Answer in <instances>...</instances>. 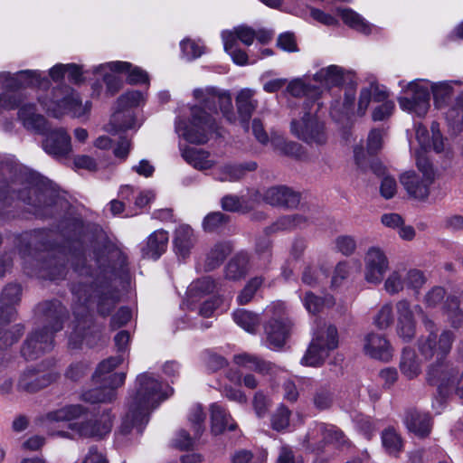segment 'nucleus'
<instances>
[{
  "label": "nucleus",
  "instance_id": "nucleus-1",
  "mask_svg": "<svg viewBox=\"0 0 463 463\" xmlns=\"http://www.w3.org/2000/svg\"><path fill=\"white\" fill-rule=\"evenodd\" d=\"M397 314L396 332L404 342H410L416 334L417 313L421 317L429 335L419 340V350L426 358L437 356L438 361L430 365L427 371V382L437 387L440 399H445L452 393L463 399V371L459 374L458 369L450 362L443 361V358L450 352L455 340V334L450 330H444L439 336L436 334L437 326L428 317L420 305L412 306L411 303L402 298L395 305Z\"/></svg>",
  "mask_w": 463,
  "mask_h": 463
},
{
  "label": "nucleus",
  "instance_id": "nucleus-2",
  "mask_svg": "<svg viewBox=\"0 0 463 463\" xmlns=\"http://www.w3.org/2000/svg\"><path fill=\"white\" fill-rule=\"evenodd\" d=\"M194 96L199 105L192 107L191 118L188 121H177L175 128L186 141L204 144L217 129L213 114H217L218 109L228 121L235 120L232 97L230 93L213 87L197 89Z\"/></svg>",
  "mask_w": 463,
  "mask_h": 463
},
{
  "label": "nucleus",
  "instance_id": "nucleus-3",
  "mask_svg": "<svg viewBox=\"0 0 463 463\" xmlns=\"http://www.w3.org/2000/svg\"><path fill=\"white\" fill-rule=\"evenodd\" d=\"M95 257L99 269L95 275V288L87 282H79L72 286L71 291L81 306L88 303L94 291L98 292V311L105 317L110 314L119 300L118 292L109 285V281L128 274V257L115 247H106L95 253Z\"/></svg>",
  "mask_w": 463,
  "mask_h": 463
},
{
  "label": "nucleus",
  "instance_id": "nucleus-4",
  "mask_svg": "<svg viewBox=\"0 0 463 463\" xmlns=\"http://www.w3.org/2000/svg\"><path fill=\"white\" fill-rule=\"evenodd\" d=\"M173 388L164 386L153 374L143 373L137 377L134 392L128 402V411L118 433L128 435L133 429L141 433L148 422L149 413L173 394Z\"/></svg>",
  "mask_w": 463,
  "mask_h": 463
},
{
  "label": "nucleus",
  "instance_id": "nucleus-5",
  "mask_svg": "<svg viewBox=\"0 0 463 463\" xmlns=\"http://www.w3.org/2000/svg\"><path fill=\"white\" fill-rule=\"evenodd\" d=\"M36 316L42 328L30 332L21 347V354L28 361L38 359L52 350L54 334L62 328L65 307L58 300L44 301L36 307Z\"/></svg>",
  "mask_w": 463,
  "mask_h": 463
},
{
  "label": "nucleus",
  "instance_id": "nucleus-6",
  "mask_svg": "<svg viewBox=\"0 0 463 463\" xmlns=\"http://www.w3.org/2000/svg\"><path fill=\"white\" fill-rule=\"evenodd\" d=\"M461 80H445L431 83L427 80H416L407 84L406 91L411 97H400L402 109L424 117L430 109V89H431L435 106L442 108L454 94L455 87H462Z\"/></svg>",
  "mask_w": 463,
  "mask_h": 463
},
{
  "label": "nucleus",
  "instance_id": "nucleus-7",
  "mask_svg": "<svg viewBox=\"0 0 463 463\" xmlns=\"http://www.w3.org/2000/svg\"><path fill=\"white\" fill-rule=\"evenodd\" d=\"M39 102L55 118L66 113L80 118L90 109V103L82 104L78 93L68 85H61L52 89L45 96H39Z\"/></svg>",
  "mask_w": 463,
  "mask_h": 463
},
{
  "label": "nucleus",
  "instance_id": "nucleus-8",
  "mask_svg": "<svg viewBox=\"0 0 463 463\" xmlns=\"http://www.w3.org/2000/svg\"><path fill=\"white\" fill-rule=\"evenodd\" d=\"M338 346L337 329L333 325L318 324L314 330L312 340L301 359L306 366H319Z\"/></svg>",
  "mask_w": 463,
  "mask_h": 463
},
{
  "label": "nucleus",
  "instance_id": "nucleus-9",
  "mask_svg": "<svg viewBox=\"0 0 463 463\" xmlns=\"http://www.w3.org/2000/svg\"><path fill=\"white\" fill-rule=\"evenodd\" d=\"M319 107V103L314 101L305 102L301 119L291 122V133L306 143L322 145L326 142L324 124L317 115Z\"/></svg>",
  "mask_w": 463,
  "mask_h": 463
},
{
  "label": "nucleus",
  "instance_id": "nucleus-10",
  "mask_svg": "<svg viewBox=\"0 0 463 463\" xmlns=\"http://www.w3.org/2000/svg\"><path fill=\"white\" fill-rule=\"evenodd\" d=\"M416 165L420 174L407 171L401 175L400 182L407 194L415 199L425 200L429 197L430 186L436 179V173L430 162L418 155Z\"/></svg>",
  "mask_w": 463,
  "mask_h": 463
},
{
  "label": "nucleus",
  "instance_id": "nucleus-11",
  "mask_svg": "<svg viewBox=\"0 0 463 463\" xmlns=\"http://www.w3.org/2000/svg\"><path fill=\"white\" fill-rule=\"evenodd\" d=\"M265 313L270 317L269 321L264 326L269 345L271 348L283 346L293 326L286 315L284 303L279 301L272 303L266 308Z\"/></svg>",
  "mask_w": 463,
  "mask_h": 463
},
{
  "label": "nucleus",
  "instance_id": "nucleus-12",
  "mask_svg": "<svg viewBox=\"0 0 463 463\" xmlns=\"http://www.w3.org/2000/svg\"><path fill=\"white\" fill-rule=\"evenodd\" d=\"M364 279L371 285H380L390 269L385 251L379 247H370L364 257Z\"/></svg>",
  "mask_w": 463,
  "mask_h": 463
},
{
  "label": "nucleus",
  "instance_id": "nucleus-13",
  "mask_svg": "<svg viewBox=\"0 0 463 463\" xmlns=\"http://www.w3.org/2000/svg\"><path fill=\"white\" fill-rule=\"evenodd\" d=\"M16 181L8 182L5 177L0 176V214L17 200H22L25 204L34 207L33 213L43 216L39 206L33 203V191L31 189H21ZM35 193L33 192V194Z\"/></svg>",
  "mask_w": 463,
  "mask_h": 463
},
{
  "label": "nucleus",
  "instance_id": "nucleus-14",
  "mask_svg": "<svg viewBox=\"0 0 463 463\" xmlns=\"http://www.w3.org/2000/svg\"><path fill=\"white\" fill-rule=\"evenodd\" d=\"M2 88L6 90H14L27 86L44 88L49 85V80L39 71L25 70L14 75L9 72H0Z\"/></svg>",
  "mask_w": 463,
  "mask_h": 463
},
{
  "label": "nucleus",
  "instance_id": "nucleus-15",
  "mask_svg": "<svg viewBox=\"0 0 463 463\" xmlns=\"http://www.w3.org/2000/svg\"><path fill=\"white\" fill-rule=\"evenodd\" d=\"M59 376V373L53 370L44 372L27 368L19 376L17 389L26 392H35L56 382Z\"/></svg>",
  "mask_w": 463,
  "mask_h": 463
},
{
  "label": "nucleus",
  "instance_id": "nucleus-16",
  "mask_svg": "<svg viewBox=\"0 0 463 463\" xmlns=\"http://www.w3.org/2000/svg\"><path fill=\"white\" fill-rule=\"evenodd\" d=\"M262 198L271 206L293 209L299 204L301 194L288 186L276 185L267 188Z\"/></svg>",
  "mask_w": 463,
  "mask_h": 463
},
{
  "label": "nucleus",
  "instance_id": "nucleus-17",
  "mask_svg": "<svg viewBox=\"0 0 463 463\" xmlns=\"http://www.w3.org/2000/svg\"><path fill=\"white\" fill-rule=\"evenodd\" d=\"M131 67L130 62L117 61L99 64L92 69V72L102 77L108 91L113 95L121 89L123 84L122 80L117 73L129 70Z\"/></svg>",
  "mask_w": 463,
  "mask_h": 463
},
{
  "label": "nucleus",
  "instance_id": "nucleus-18",
  "mask_svg": "<svg viewBox=\"0 0 463 463\" xmlns=\"http://www.w3.org/2000/svg\"><path fill=\"white\" fill-rule=\"evenodd\" d=\"M126 379L125 373H116L109 376V383H96L100 386L85 392L82 399L90 403L111 402L116 398V389L121 386Z\"/></svg>",
  "mask_w": 463,
  "mask_h": 463
},
{
  "label": "nucleus",
  "instance_id": "nucleus-19",
  "mask_svg": "<svg viewBox=\"0 0 463 463\" xmlns=\"http://www.w3.org/2000/svg\"><path fill=\"white\" fill-rule=\"evenodd\" d=\"M46 137L43 147L44 151L56 157H64L71 152V137L63 128L45 131Z\"/></svg>",
  "mask_w": 463,
  "mask_h": 463
},
{
  "label": "nucleus",
  "instance_id": "nucleus-20",
  "mask_svg": "<svg viewBox=\"0 0 463 463\" xmlns=\"http://www.w3.org/2000/svg\"><path fill=\"white\" fill-rule=\"evenodd\" d=\"M431 133L421 124L415 126L416 138L420 147L427 151L432 149L436 153H442L446 150V145L440 134L439 124L433 122L430 128Z\"/></svg>",
  "mask_w": 463,
  "mask_h": 463
},
{
  "label": "nucleus",
  "instance_id": "nucleus-21",
  "mask_svg": "<svg viewBox=\"0 0 463 463\" xmlns=\"http://www.w3.org/2000/svg\"><path fill=\"white\" fill-rule=\"evenodd\" d=\"M70 427L81 437L101 438L111 430L112 417L109 412H105L99 420L72 423Z\"/></svg>",
  "mask_w": 463,
  "mask_h": 463
},
{
  "label": "nucleus",
  "instance_id": "nucleus-22",
  "mask_svg": "<svg viewBox=\"0 0 463 463\" xmlns=\"http://www.w3.org/2000/svg\"><path fill=\"white\" fill-rule=\"evenodd\" d=\"M364 351L370 357L384 362L392 357L390 342L384 335L376 333H370L364 337Z\"/></svg>",
  "mask_w": 463,
  "mask_h": 463
},
{
  "label": "nucleus",
  "instance_id": "nucleus-23",
  "mask_svg": "<svg viewBox=\"0 0 463 463\" xmlns=\"http://www.w3.org/2000/svg\"><path fill=\"white\" fill-rule=\"evenodd\" d=\"M196 241L194 230L187 224L179 225L174 232V249L179 257H188Z\"/></svg>",
  "mask_w": 463,
  "mask_h": 463
},
{
  "label": "nucleus",
  "instance_id": "nucleus-24",
  "mask_svg": "<svg viewBox=\"0 0 463 463\" xmlns=\"http://www.w3.org/2000/svg\"><path fill=\"white\" fill-rule=\"evenodd\" d=\"M168 232L163 229L153 232L141 248L144 258L157 260L166 250Z\"/></svg>",
  "mask_w": 463,
  "mask_h": 463
},
{
  "label": "nucleus",
  "instance_id": "nucleus-25",
  "mask_svg": "<svg viewBox=\"0 0 463 463\" xmlns=\"http://www.w3.org/2000/svg\"><path fill=\"white\" fill-rule=\"evenodd\" d=\"M18 118L28 130L40 134H44L47 130L45 118L36 112V108L33 104L21 105L18 110Z\"/></svg>",
  "mask_w": 463,
  "mask_h": 463
},
{
  "label": "nucleus",
  "instance_id": "nucleus-26",
  "mask_svg": "<svg viewBox=\"0 0 463 463\" xmlns=\"http://www.w3.org/2000/svg\"><path fill=\"white\" fill-rule=\"evenodd\" d=\"M404 423L409 431L420 438L427 437L432 428L430 416L414 410L406 412Z\"/></svg>",
  "mask_w": 463,
  "mask_h": 463
},
{
  "label": "nucleus",
  "instance_id": "nucleus-27",
  "mask_svg": "<svg viewBox=\"0 0 463 463\" xmlns=\"http://www.w3.org/2000/svg\"><path fill=\"white\" fill-rule=\"evenodd\" d=\"M312 434L321 437L326 444H332L336 448H342L347 444L348 440L344 432L335 425L326 423H317Z\"/></svg>",
  "mask_w": 463,
  "mask_h": 463
},
{
  "label": "nucleus",
  "instance_id": "nucleus-28",
  "mask_svg": "<svg viewBox=\"0 0 463 463\" xmlns=\"http://www.w3.org/2000/svg\"><path fill=\"white\" fill-rule=\"evenodd\" d=\"M254 90L244 89L241 90L236 97L237 110L241 124L246 128H248L249 120L258 106V101L254 99Z\"/></svg>",
  "mask_w": 463,
  "mask_h": 463
},
{
  "label": "nucleus",
  "instance_id": "nucleus-29",
  "mask_svg": "<svg viewBox=\"0 0 463 463\" xmlns=\"http://www.w3.org/2000/svg\"><path fill=\"white\" fill-rule=\"evenodd\" d=\"M211 411V429L215 435L222 433L225 430H233L236 428L235 422L226 410L218 403H213Z\"/></svg>",
  "mask_w": 463,
  "mask_h": 463
},
{
  "label": "nucleus",
  "instance_id": "nucleus-30",
  "mask_svg": "<svg viewBox=\"0 0 463 463\" xmlns=\"http://www.w3.org/2000/svg\"><path fill=\"white\" fill-rule=\"evenodd\" d=\"M85 413L86 410L81 405H67L47 413L43 419V423L45 425H51L55 422L71 421L81 417Z\"/></svg>",
  "mask_w": 463,
  "mask_h": 463
},
{
  "label": "nucleus",
  "instance_id": "nucleus-31",
  "mask_svg": "<svg viewBox=\"0 0 463 463\" xmlns=\"http://www.w3.org/2000/svg\"><path fill=\"white\" fill-rule=\"evenodd\" d=\"M309 224V219L303 214L283 215L266 229L267 233L292 231L304 228Z\"/></svg>",
  "mask_w": 463,
  "mask_h": 463
},
{
  "label": "nucleus",
  "instance_id": "nucleus-32",
  "mask_svg": "<svg viewBox=\"0 0 463 463\" xmlns=\"http://www.w3.org/2000/svg\"><path fill=\"white\" fill-rule=\"evenodd\" d=\"M255 36L256 32L250 27L244 25L237 26L232 31H223L222 33L224 49H229L232 47V45H236L238 40L245 45H250Z\"/></svg>",
  "mask_w": 463,
  "mask_h": 463
},
{
  "label": "nucleus",
  "instance_id": "nucleus-33",
  "mask_svg": "<svg viewBox=\"0 0 463 463\" xmlns=\"http://www.w3.org/2000/svg\"><path fill=\"white\" fill-rule=\"evenodd\" d=\"M233 361L236 364L249 370H253L261 374L272 373L275 371V365L271 363L262 360L260 357L247 353L234 355Z\"/></svg>",
  "mask_w": 463,
  "mask_h": 463
},
{
  "label": "nucleus",
  "instance_id": "nucleus-34",
  "mask_svg": "<svg viewBox=\"0 0 463 463\" xmlns=\"http://www.w3.org/2000/svg\"><path fill=\"white\" fill-rule=\"evenodd\" d=\"M257 169V163L249 161L241 164L225 165L219 170L218 179L222 182H234L242 178L246 173Z\"/></svg>",
  "mask_w": 463,
  "mask_h": 463
},
{
  "label": "nucleus",
  "instance_id": "nucleus-35",
  "mask_svg": "<svg viewBox=\"0 0 463 463\" xmlns=\"http://www.w3.org/2000/svg\"><path fill=\"white\" fill-rule=\"evenodd\" d=\"M183 158L197 170H207L214 165L209 152L194 147H187L182 151Z\"/></svg>",
  "mask_w": 463,
  "mask_h": 463
},
{
  "label": "nucleus",
  "instance_id": "nucleus-36",
  "mask_svg": "<svg viewBox=\"0 0 463 463\" xmlns=\"http://www.w3.org/2000/svg\"><path fill=\"white\" fill-rule=\"evenodd\" d=\"M399 367L401 373L410 380L416 378L421 372L420 363L411 348L403 349Z\"/></svg>",
  "mask_w": 463,
  "mask_h": 463
},
{
  "label": "nucleus",
  "instance_id": "nucleus-37",
  "mask_svg": "<svg viewBox=\"0 0 463 463\" xmlns=\"http://www.w3.org/2000/svg\"><path fill=\"white\" fill-rule=\"evenodd\" d=\"M249 256L246 252L236 254L226 266V278L237 280L243 278L249 271Z\"/></svg>",
  "mask_w": 463,
  "mask_h": 463
},
{
  "label": "nucleus",
  "instance_id": "nucleus-38",
  "mask_svg": "<svg viewBox=\"0 0 463 463\" xmlns=\"http://www.w3.org/2000/svg\"><path fill=\"white\" fill-rule=\"evenodd\" d=\"M354 154L355 164L362 171L365 172L368 168H370L378 176L384 177L385 175H388L386 174V168L380 161L377 159H373L370 161L367 158V156L363 147L356 146L354 149Z\"/></svg>",
  "mask_w": 463,
  "mask_h": 463
},
{
  "label": "nucleus",
  "instance_id": "nucleus-39",
  "mask_svg": "<svg viewBox=\"0 0 463 463\" xmlns=\"http://www.w3.org/2000/svg\"><path fill=\"white\" fill-rule=\"evenodd\" d=\"M383 446L388 454L397 457L403 449L401 435L394 428L389 427L382 432Z\"/></svg>",
  "mask_w": 463,
  "mask_h": 463
},
{
  "label": "nucleus",
  "instance_id": "nucleus-40",
  "mask_svg": "<svg viewBox=\"0 0 463 463\" xmlns=\"http://www.w3.org/2000/svg\"><path fill=\"white\" fill-rule=\"evenodd\" d=\"M314 80L326 87L336 86L343 81V71L336 65H330L318 71Z\"/></svg>",
  "mask_w": 463,
  "mask_h": 463
},
{
  "label": "nucleus",
  "instance_id": "nucleus-41",
  "mask_svg": "<svg viewBox=\"0 0 463 463\" xmlns=\"http://www.w3.org/2000/svg\"><path fill=\"white\" fill-rule=\"evenodd\" d=\"M123 362L120 355L112 356L100 362L93 374V381L95 383H109V376L112 375V371ZM115 373L114 374H116Z\"/></svg>",
  "mask_w": 463,
  "mask_h": 463
},
{
  "label": "nucleus",
  "instance_id": "nucleus-42",
  "mask_svg": "<svg viewBox=\"0 0 463 463\" xmlns=\"http://www.w3.org/2000/svg\"><path fill=\"white\" fill-rule=\"evenodd\" d=\"M443 310L448 317L451 326L459 328L463 325V311L459 307V301L454 296H448L443 305Z\"/></svg>",
  "mask_w": 463,
  "mask_h": 463
},
{
  "label": "nucleus",
  "instance_id": "nucleus-43",
  "mask_svg": "<svg viewBox=\"0 0 463 463\" xmlns=\"http://www.w3.org/2000/svg\"><path fill=\"white\" fill-rule=\"evenodd\" d=\"M302 301L306 309L312 314L319 313L323 307H329L335 304V299L332 296L326 295L324 298H320L310 291L305 293Z\"/></svg>",
  "mask_w": 463,
  "mask_h": 463
},
{
  "label": "nucleus",
  "instance_id": "nucleus-44",
  "mask_svg": "<svg viewBox=\"0 0 463 463\" xmlns=\"http://www.w3.org/2000/svg\"><path fill=\"white\" fill-rule=\"evenodd\" d=\"M406 287L405 269H395L385 279L383 283L384 290L391 296L397 295L403 291Z\"/></svg>",
  "mask_w": 463,
  "mask_h": 463
},
{
  "label": "nucleus",
  "instance_id": "nucleus-45",
  "mask_svg": "<svg viewBox=\"0 0 463 463\" xmlns=\"http://www.w3.org/2000/svg\"><path fill=\"white\" fill-rule=\"evenodd\" d=\"M338 12L344 23L351 28L364 33H369L371 32V25L352 9H340Z\"/></svg>",
  "mask_w": 463,
  "mask_h": 463
},
{
  "label": "nucleus",
  "instance_id": "nucleus-46",
  "mask_svg": "<svg viewBox=\"0 0 463 463\" xmlns=\"http://www.w3.org/2000/svg\"><path fill=\"white\" fill-rule=\"evenodd\" d=\"M24 334V326L20 324L8 327L0 326V350L6 349L18 342Z\"/></svg>",
  "mask_w": 463,
  "mask_h": 463
},
{
  "label": "nucleus",
  "instance_id": "nucleus-47",
  "mask_svg": "<svg viewBox=\"0 0 463 463\" xmlns=\"http://www.w3.org/2000/svg\"><path fill=\"white\" fill-rule=\"evenodd\" d=\"M235 323L250 333L255 332L260 324V318L257 314L245 309H239L233 313Z\"/></svg>",
  "mask_w": 463,
  "mask_h": 463
},
{
  "label": "nucleus",
  "instance_id": "nucleus-48",
  "mask_svg": "<svg viewBox=\"0 0 463 463\" xmlns=\"http://www.w3.org/2000/svg\"><path fill=\"white\" fill-rule=\"evenodd\" d=\"M231 250V246L228 243H218L214 245L206 259L207 269H213L220 266L230 254Z\"/></svg>",
  "mask_w": 463,
  "mask_h": 463
},
{
  "label": "nucleus",
  "instance_id": "nucleus-49",
  "mask_svg": "<svg viewBox=\"0 0 463 463\" xmlns=\"http://www.w3.org/2000/svg\"><path fill=\"white\" fill-rule=\"evenodd\" d=\"M334 393L327 386H320L313 393L312 402L316 409L325 411L334 402Z\"/></svg>",
  "mask_w": 463,
  "mask_h": 463
},
{
  "label": "nucleus",
  "instance_id": "nucleus-50",
  "mask_svg": "<svg viewBox=\"0 0 463 463\" xmlns=\"http://www.w3.org/2000/svg\"><path fill=\"white\" fill-rule=\"evenodd\" d=\"M275 146L285 155L303 160L307 157L303 146L294 141H286L283 138H278L273 141Z\"/></svg>",
  "mask_w": 463,
  "mask_h": 463
},
{
  "label": "nucleus",
  "instance_id": "nucleus-51",
  "mask_svg": "<svg viewBox=\"0 0 463 463\" xmlns=\"http://www.w3.org/2000/svg\"><path fill=\"white\" fill-rule=\"evenodd\" d=\"M188 420L194 430V438H199L204 430L205 420V413L200 404H194L191 407Z\"/></svg>",
  "mask_w": 463,
  "mask_h": 463
},
{
  "label": "nucleus",
  "instance_id": "nucleus-52",
  "mask_svg": "<svg viewBox=\"0 0 463 463\" xmlns=\"http://www.w3.org/2000/svg\"><path fill=\"white\" fill-rule=\"evenodd\" d=\"M394 321V314L392 303L383 305L373 317V325L381 329H387Z\"/></svg>",
  "mask_w": 463,
  "mask_h": 463
},
{
  "label": "nucleus",
  "instance_id": "nucleus-53",
  "mask_svg": "<svg viewBox=\"0 0 463 463\" xmlns=\"http://www.w3.org/2000/svg\"><path fill=\"white\" fill-rule=\"evenodd\" d=\"M110 122L117 130H128L136 127V118L130 111L116 110Z\"/></svg>",
  "mask_w": 463,
  "mask_h": 463
},
{
  "label": "nucleus",
  "instance_id": "nucleus-54",
  "mask_svg": "<svg viewBox=\"0 0 463 463\" xmlns=\"http://www.w3.org/2000/svg\"><path fill=\"white\" fill-rule=\"evenodd\" d=\"M406 287L419 294L420 289L427 282V277L422 270L411 269L405 270Z\"/></svg>",
  "mask_w": 463,
  "mask_h": 463
},
{
  "label": "nucleus",
  "instance_id": "nucleus-55",
  "mask_svg": "<svg viewBox=\"0 0 463 463\" xmlns=\"http://www.w3.org/2000/svg\"><path fill=\"white\" fill-rule=\"evenodd\" d=\"M142 100L143 95L140 91H128L118 99L117 110L129 111V109L139 106Z\"/></svg>",
  "mask_w": 463,
  "mask_h": 463
},
{
  "label": "nucleus",
  "instance_id": "nucleus-56",
  "mask_svg": "<svg viewBox=\"0 0 463 463\" xmlns=\"http://www.w3.org/2000/svg\"><path fill=\"white\" fill-rule=\"evenodd\" d=\"M354 92L345 93L342 105L340 104V102L338 100H335L331 105L330 114H331L332 118L337 121L341 120L344 116L347 115L349 109H351V107L354 104Z\"/></svg>",
  "mask_w": 463,
  "mask_h": 463
},
{
  "label": "nucleus",
  "instance_id": "nucleus-57",
  "mask_svg": "<svg viewBox=\"0 0 463 463\" xmlns=\"http://www.w3.org/2000/svg\"><path fill=\"white\" fill-rule=\"evenodd\" d=\"M291 411L284 405H280L271 417V426L274 430L280 431L289 425Z\"/></svg>",
  "mask_w": 463,
  "mask_h": 463
},
{
  "label": "nucleus",
  "instance_id": "nucleus-58",
  "mask_svg": "<svg viewBox=\"0 0 463 463\" xmlns=\"http://www.w3.org/2000/svg\"><path fill=\"white\" fill-rule=\"evenodd\" d=\"M445 297V289L435 286L424 295L423 303L427 308H435L444 301Z\"/></svg>",
  "mask_w": 463,
  "mask_h": 463
},
{
  "label": "nucleus",
  "instance_id": "nucleus-59",
  "mask_svg": "<svg viewBox=\"0 0 463 463\" xmlns=\"http://www.w3.org/2000/svg\"><path fill=\"white\" fill-rule=\"evenodd\" d=\"M229 217L221 213L214 212L207 214L203 221V228L206 232H213L227 223Z\"/></svg>",
  "mask_w": 463,
  "mask_h": 463
},
{
  "label": "nucleus",
  "instance_id": "nucleus-60",
  "mask_svg": "<svg viewBox=\"0 0 463 463\" xmlns=\"http://www.w3.org/2000/svg\"><path fill=\"white\" fill-rule=\"evenodd\" d=\"M262 282L261 278L256 277L251 279L237 297L239 304L245 305L249 303L258 288L262 285Z\"/></svg>",
  "mask_w": 463,
  "mask_h": 463
},
{
  "label": "nucleus",
  "instance_id": "nucleus-61",
  "mask_svg": "<svg viewBox=\"0 0 463 463\" xmlns=\"http://www.w3.org/2000/svg\"><path fill=\"white\" fill-rule=\"evenodd\" d=\"M22 294L21 286L18 284H8L2 291L1 304L13 306L20 301Z\"/></svg>",
  "mask_w": 463,
  "mask_h": 463
},
{
  "label": "nucleus",
  "instance_id": "nucleus-62",
  "mask_svg": "<svg viewBox=\"0 0 463 463\" xmlns=\"http://www.w3.org/2000/svg\"><path fill=\"white\" fill-rule=\"evenodd\" d=\"M183 55L188 60H194L200 57L203 53V47L196 42L186 39L180 43Z\"/></svg>",
  "mask_w": 463,
  "mask_h": 463
},
{
  "label": "nucleus",
  "instance_id": "nucleus-63",
  "mask_svg": "<svg viewBox=\"0 0 463 463\" xmlns=\"http://www.w3.org/2000/svg\"><path fill=\"white\" fill-rule=\"evenodd\" d=\"M350 265L346 261L339 262L334 270L331 285L333 288H338L350 275Z\"/></svg>",
  "mask_w": 463,
  "mask_h": 463
},
{
  "label": "nucleus",
  "instance_id": "nucleus-64",
  "mask_svg": "<svg viewBox=\"0 0 463 463\" xmlns=\"http://www.w3.org/2000/svg\"><path fill=\"white\" fill-rule=\"evenodd\" d=\"M335 248L342 254L350 256L356 250V241L349 235L339 236L335 240Z\"/></svg>",
  "mask_w": 463,
  "mask_h": 463
}]
</instances>
